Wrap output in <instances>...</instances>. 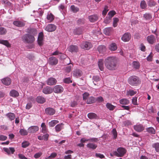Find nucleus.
Returning a JSON list of instances; mask_svg holds the SVG:
<instances>
[{
	"instance_id": "f257e3e1",
	"label": "nucleus",
	"mask_w": 159,
	"mask_h": 159,
	"mask_svg": "<svg viewBox=\"0 0 159 159\" xmlns=\"http://www.w3.org/2000/svg\"><path fill=\"white\" fill-rule=\"evenodd\" d=\"M104 63L106 67L110 70H115L117 68V60L115 57H107L105 59Z\"/></svg>"
},
{
	"instance_id": "f03ea898",
	"label": "nucleus",
	"mask_w": 159,
	"mask_h": 159,
	"mask_svg": "<svg viewBox=\"0 0 159 159\" xmlns=\"http://www.w3.org/2000/svg\"><path fill=\"white\" fill-rule=\"evenodd\" d=\"M28 34H24L22 37V41L25 43H32L35 40L34 36L37 34V31L34 29H31L28 32Z\"/></svg>"
},
{
	"instance_id": "7ed1b4c3",
	"label": "nucleus",
	"mask_w": 159,
	"mask_h": 159,
	"mask_svg": "<svg viewBox=\"0 0 159 159\" xmlns=\"http://www.w3.org/2000/svg\"><path fill=\"white\" fill-rule=\"evenodd\" d=\"M128 82L132 86H137L141 83L139 78L135 75L130 76L128 80Z\"/></svg>"
},
{
	"instance_id": "20e7f679",
	"label": "nucleus",
	"mask_w": 159,
	"mask_h": 159,
	"mask_svg": "<svg viewBox=\"0 0 159 159\" xmlns=\"http://www.w3.org/2000/svg\"><path fill=\"white\" fill-rule=\"evenodd\" d=\"M126 150L124 148L120 147L117 149V151L114 152L113 153L114 155L118 157H122L125 154Z\"/></svg>"
},
{
	"instance_id": "39448f33",
	"label": "nucleus",
	"mask_w": 159,
	"mask_h": 159,
	"mask_svg": "<svg viewBox=\"0 0 159 159\" xmlns=\"http://www.w3.org/2000/svg\"><path fill=\"white\" fill-rule=\"evenodd\" d=\"M81 48L84 49L89 50L92 48V44L90 42L87 41L82 42L80 44Z\"/></svg>"
},
{
	"instance_id": "423d86ee",
	"label": "nucleus",
	"mask_w": 159,
	"mask_h": 159,
	"mask_svg": "<svg viewBox=\"0 0 159 159\" xmlns=\"http://www.w3.org/2000/svg\"><path fill=\"white\" fill-rule=\"evenodd\" d=\"M57 28V26L54 24H49L45 27V30L49 32L54 31Z\"/></svg>"
},
{
	"instance_id": "0eeeda50",
	"label": "nucleus",
	"mask_w": 159,
	"mask_h": 159,
	"mask_svg": "<svg viewBox=\"0 0 159 159\" xmlns=\"http://www.w3.org/2000/svg\"><path fill=\"white\" fill-rule=\"evenodd\" d=\"M48 61L50 65L52 66H55L57 64L58 60L55 57H51L49 58Z\"/></svg>"
},
{
	"instance_id": "6e6552de",
	"label": "nucleus",
	"mask_w": 159,
	"mask_h": 159,
	"mask_svg": "<svg viewBox=\"0 0 159 159\" xmlns=\"http://www.w3.org/2000/svg\"><path fill=\"white\" fill-rule=\"evenodd\" d=\"M146 40L149 43L151 44L155 43L156 41V38L153 35L148 36L146 38Z\"/></svg>"
},
{
	"instance_id": "1a4fd4ad",
	"label": "nucleus",
	"mask_w": 159,
	"mask_h": 159,
	"mask_svg": "<svg viewBox=\"0 0 159 159\" xmlns=\"http://www.w3.org/2000/svg\"><path fill=\"white\" fill-rule=\"evenodd\" d=\"M131 35L129 33L124 34L121 38V40L125 42L129 41L131 39Z\"/></svg>"
},
{
	"instance_id": "9d476101",
	"label": "nucleus",
	"mask_w": 159,
	"mask_h": 159,
	"mask_svg": "<svg viewBox=\"0 0 159 159\" xmlns=\"http://www.w3.org/2000/svg\"><path fill=\"white\" fill-rule=\"evenodd\" d=\"M39 130V127L37 126H32L28 129V132L30 133H34Z\"/></svg>"
},
{
	"instance_id": "9b49d317",
	"label": "nucleus",
	"mask_w": 159,
	"mask_h": 159,
	"mask_svg": "<svg viewBox=\"0 0 159 159\" xmlns=\"http://www.w3.org/2000/svg\"><path fill=\"white\" fill-rule=\"evenodd\" d=\"M55 112V110L53 108L50 107L47 108L45 109L46 114L49 116L53 115Z\"/></svg>"
},
{
	"instance_id": "f8f14e48",
	"label": "nucleus",
	"mask_w": 159,
	"mask_h": 159,
	"mask_svg": "<svg viewBox=\"0 0 159 159\" xmlns=\"http://www.w3.org/2000/svg\"><path fill=\"white\" fill-rule=\"evenodd\" d=\"M53 90L55 93H60L63 91V88L61 85H57L54 87Z\"/></svg>"
},
{
	"instance_id": "ddd939ff",
	"label": "nucleus",
	"mask_w": 159,
	"mask_h": 159,
	"mask_svg": "<svg viewBox=\"0 0 159 159\" xmlns=\"http://www.w3.org/2000/svg\"><path fill=\"white\" fill-rule=\"evenodd\" d=\"M3 150L8 155H10L11 154H13L15 151L14 148L13 147H10L9 148H4Z\"/></svg>"
},
{
	"instance_id": "4468645a",
	"label": "nucleus",
	"mask_w": 159,
	"mask_h": 159,
	"mask_svg": "<svg viewBox=\"0 0 159 159\" xmlns=\"http://www.w3.org/2000/svg\"><path fill=\"white\" fill-rule=\"evenodd\" d=\"M57 82L56 80L54 78L50 77L47 81V84L49 85H53L55 84Z\"/></svg>"
},
{
	"instance_id": "2eb2a0df",
	"label": "nucleus",
	"mask_w": 159,
	"mask_h": 159,
	"mask_svg": "<svg viewBox=\"0 0 159 159\" xmlns=\"http://www.w3.org/2000/svg\"><path fill=\"white\" fill-rule=\"evenodd\" d=\"M53 89L48 86L44 88L43 90V93L45 94H50L53 92Z\"/></svg>"
},
{
	"instance_id": "dca6fc26",
	"label": "nucleus",
	"mask_w": 159,
	"mask_h": 159,
	"mask_svg": "<svg viewBox=\"0 0 159 159\" xmlns=\"http://www.w3.org/2000/svg\"><path fill=\"white\" fill-rule=\"evenodd\" d=\"M82 74V71L79 69H75L73 71V75L76 77L81 76Z\"/></svg>"
},
{
	"instance_id": "f3484780",
	"label": "nucleus",
	"mask_w": 159,
	"mask_h": 159,
	"mask_svg": "<svg viewBox=\"0 0 159 159\" xmlns=\"http://www.w3.org/2000/svg\"><path fill=\"white\" fill-rule=\"evenodd\" d=\"M68 50L71 52H77L78 51V48L76 45H71L69 47Z\"/></svg>"
},
{
	"instance_id": "a211bd4d",
	"label": "nucleus",
	"mask_w": 159,
	"mask_h": 159,
	"mask_svg": "<svg viewBox=\"0 0 159 159\" xmlns=\"http://www.w3.org/2000/svg\"><path fill=\"white\" fill-rule=\"evenodd\" d=\"M2 83L6 85H9L11 84V79L9 77H6L1 80Z\"/></svg>"
},
{
	"instance_id": "6ab92c4d",
	"label": "nucleus",
	"mask_w": 159,
	"mask_h": 159,
	"mask_svg": "<svg viewBox=\"0 0 159 159\" xmlns=\"http://www.w3.org/2000/svg\"><path fill=\"white\" fill-rule=\"evenodd\" d=\"M108 48L111 51H115L117 49V47L115 43H112L109 45Z\"/></svg>"
},
{
	"instance_id": "aec40b11",
	"label": "nucleus",
	"mask_w": 159,
	"mask_h": 159,
	"mask_svg": "<svg viewBox=\"0 0 159 159\" xmlns=\"http://www.w3.org/2000/svg\"><path fill=\"white\" fill-rule=\"evenodd\" d=\"M134 128L136 131L138 132H141L144 129V127L141 125H134Z\"/></svg>"
},
{
	"instance_id": "412c9836",
	"label": "nucleus",
	"mask_w": 159,
	"mask_h": 159,
	"mask_svg": "<svg viewBox=\"0 0 159 159\" xmlns=\"http://www.w3.org/2000/svg\"><path fill=\"white\" fill-rule=\"evenodd\" d=\"M89 19L90 22H94L98 20V17L97 15H94L89 16Z\"/></svg>"
},
{
	"instance_id": "4be33fe9",
	"label": "nucleus",
	"mask_w": 159,
	"mask_h": 159,
	"mask_svg": "<svg viewBox=\"0 0 159 159\" xmlns=\"http://www.w3.org/2000/svg\"><path fill=\"white\" fill-rule=\"evenodd\" d=\"M6 116L11 121L14 120L15 117V114L12 112H9L6 115Z\"/></svg>"
},
{
	"instance_id": "5701e85b",
	"label": "nucleus",
	"mask_w": 159,
	"mask_h": 159,
	"mask_svg": "<svg viewBox=\"0 0 159 159\" xmlns=\"http://www.w3.org/2000/svg\"><path fill=\"white\" fill-rule=\"evenodd\" d=\"M49 136V134H47L43 136H39L38 137V139L40 140H44L47 141L48 140Z\"/></svg>"
},
{
	"instance_id": "b1692460",
	"label": "nucleus",
	"mask_w": 159,
	"mask_h": 159,
	"mask_svg": "<svg viewBox=\"0 0 159 159\" xmlns=\"http://www.w3.org/2000/svg\"><path fill=\"white\" fill-rule=\"evenodd\" d=\"M87 116L90 119H96L98 117L96 114L93 112L88 113Z\"/></svg>"
},
{
	"instance_id": "393cba45",
	"label": "nucleus",
	"mask_w": 159,
	"mask_h": 159,
	"mask_svg": "<svg viewBox=\"0 0 159 159\" xmlns=\"http://www.w3.org/2000/svg\"><path fill=\"white\" fill-rule=\"evenodd\" d=\"M13 24L15 25L18 27H22L25 25V24L20 21H15L13 22Z\"/></svg>"
},
{
	"instance_id": "a878e982",
	"label": "nucleus",
	"mask_w": 159,
	"mask_h": 159,
	"mask_svg": "<svg viewBox=\"0 0 159 159\" xmlns=\"http://www.w3.org/2000/svg\"><path fill=\"white\" fill-rule=\"evenodd\" d=\"M103 60V59H100L98 60V66L99 68L101 71H102L104 69Z\"/></svg>"
},
{
	"instance_id": "bb28decb",
	"label": "nucleus",
	"mask_w": 159,
	"mask_h": 159,
	"mask_svg": "<svg viewBox=\"0 0 159 159\" xmlns=\"http://www.w3.org/2000/svg\"><path fill=\"white\" fill-rule=\"evenodd\" d=\"M98 50L100 53H103L106 51V47L104 45H101L99 46L98 48Z\"/></svg>"
},
{
	"instance_id": "cd10ccee",
	"label": "nucleus",
	"mask_w": 159,
	"mask_h": 159,
	"mask_svg": "<svg viewBox=\"0 0 159 159\" xmlns=\"http://www.w3.org/2000/svg\"><path fill=\"white\" fill-rule=\"evenodd\" d=\"M96 99L95 98L93 97H90L87 99L86 103L88 104H91L95 102Z\"/></svg>"
},
{
	"instance_id": "c85d7f7f",
	"label": "nucleus",
	"mask_w": 159,
	"mask_h": 159,
	"mask_svg": "<svg viewBox=\"0 0 159 159\" xmlns=\"http://www.w3.org/2000/svg\"><path fill=\"white\" fill-rule=\"evenodd\" d=\"M0 43L3 44L7 47H11V44L7 40H3L0 39Z\"/></svg>"
},
{
	"instance_id": "c756f323",
	"label": "nucleus",
	"mask_w": 159,
	"mask_h": 159,
	"mask_svg": "<svg viewBox=\"0 0 159 159\" xmlns=\"http://www.w3.org/2000/svg\"><path fill=\"white\" fill-rule=\"evenodd\" d=\"M73 33L75 35H79L82 33V30L80 28H76L74 29Z\"/></svg>"
},
{
	"instance_id": "7c9ffc66",
	"label": "nucleus",
	"mask_w": 159,
	"mask_h": 159,
	"mask_svg": "<svg viewBox=\"0 0 159 159\" xmlns=\"http://www.w3.org/2000/svg\"><path fill=\"white\" fill-rule=\"evenodd\" d=\"M106 107L110 111H113L116 107L115 106L110 103H107L106 104Z\"/></svg>"
},
{
	"instance_id": "2f4dec72",
	"label": "nucleus",
	"mask_w": 159,
	"mask_h": 159,
	"mask_svg": "<svg viewBox=\"0 0 159 159\" xmlns=\"http://www.w3.org/2000/svg\"><path fill=\"white\" fill-rule=\"evenodd\" d=\"M54 16L52 14H48L47 16V19L48 22H52L54 19Z\"/></svg>"
},
{
	"instance_id": "473e14b6",
	"label": "nucleus",
	"mask_w": 159,
	"mask_h": 159,
	"mask_svg": "<svg viewBox=\"0 0 159 159\" xmlns=\"http://www.w3.org/2000/svg\"><path fill=\"white\" fill-rule=\"evenodd\" d=\"M37 102L39 103H43L45 102V99L43 97L38 96L37 97Z\"/></svg>"
},
{
	"instance_id": "72a5a7b5",
	"label": "nucleus",
	"mask_w": 159,
	"mask_h": 159,
	"mask_svg": "<svg viewBox=\"0 0 159 159\" xmlns=\"http://www.w3.org/2000/svg\"><path fill=\"white\" fill-rule=\"evenodd\" d=\"M10 95L13 97H18L19 95V93L17 91L15 90H12L11 91Z\"/></svg>"
},
{
	"instance_id": "f704fd0d",
	"label": "nucleus",
	"mask_w": 159,
	"mask_h": 159,
	"mask_svg": "<svg viewBox=\"0 0 159 159\" xmlns=\"http://www.w3.org/2000/svg\"><path fill=\"white\" fill-rule=\"evenodd\" d=\"M93 82L95 85H98V83H97V84H96L95 83V82H97L100 81V78L99 76H94L93 77Z\"/></svg>"
},
{
	"instance_id": "c9c22d12",
	"label": "nucleus",
	"mask_w": 159,
	"mask_h": 159,
	"mask_svg": "<svg viewBox=\"0 0 159 159\" xmlns=\"http://www.w3.org/2000/svg\"><path fill=\"white\" fill-rule=\"evenodd\" d=\"M41 127L42 128V132L44 134L46 133L47 132L48 130L45 123H42Z\"/></svg>"
},
{
	"instance_id": "e433bc0d",
	"label": "nucleus",
	"mask_w": 159,
	"mask_h": 159,
	"mask_svg": "<svg viewBox=\"0 0 159 159\" xmlns=\"http://www.w3.org/2000/svg\"><path fill=\"white\" fill-rule=\"evenodd\" d=\"M152 146L154 148L157 152L159 153V143H153Z\"/></svg>"
},
{
	"instance_id": "4c0bfd02",
	"label": "nucleus",
	"mask_w": 159,
	"mask_h": 159,
	"mask_svg": "<svg viewBox=\"0 0 159 159\" xmlns=\"http://www.w3.org/2000/svg\"><path fill=\"white\" fill-rule=\"evenodd\" d=\"M28 133V131L24 129H21L19 131V133L21 135H26Z\"/></svg>"
},
{
	"instance_id": "58836bf2",
	"label": "nucleus",
	"mask_w": 159,
	"mask_h": 159,
	"mask_svg": "<svg viewBox=\"0 0 159 159\" xmlns=\"http://www.w3.org/2000/svg\"><path fill=\"white\" fill-rule=\"evenodd\" d=\"M87 147L90 148L95 149L97 148V145L95 144L89 143L87 144Z\"/></svg>"
},
{
	"instance_id": "ea45409f",
	"label": "nucleus",
	"mask_w": 159,
	"mask_h": 159,
	"mask_svg": "<svg viewBox=\"0 0 159 159\" xmlns=\"http://www.w3.org/2000/svg\"><path fill=\"white\" fill-rule=\"evenodd\" d=\"M133 67L136 69H138L140 67V63L138 61H134L133 62Z\"/></svg>"
},
{
	"instance_id": "a19ab883",
	"label": "nucleus",
	"mask_w": 159,
	"mask_h": 159,
	"mask_svg": "<svg viewBox=\"0 0 159 159\" xmlns=\"http://www.w3.org/2000/svg\"><path fill=\"white\" fill-rule=\"evenodd\" d=\"M59 121L57 120H52L51 122L48 123V125L49 126L51 127H53L55 125L58 123Z\"/></svg>"
},
{
	"instance_id": "79ce46f5",
	"label": "nucleus",
	"mask_w": 159,
	"mask_h": 159,
	"mask_svg": "<svg viewBox=\"0 0 159 159\" xmlns=\"http://www.w3.org/2000/svg\"><path fill=\"white\" fill-rule=\"evenodd\" d=\"M120 103L123 105H127L129 103V101L126 99H122L120 100Z\"/></svg>"
},
{
	"instance_id": "37998d69",
	"label": "nucleus",
	"mask_w": 159,
	"mask_h": 159,
	"mask_svg": "<svg viewBox=\"0 0 159 159\" xmlns=\"http://www.w3.org/2000/svg\"><path fill=\"white\" fill-rule=\"evenodd\" d=\"M30 143L28 141H25L21 143V146L24 148H25L29 146Z\"/></svg>"
},
{
	"instance_id": "c03bdc74",
	"label": "nucleus",
	"mask_w": 159,
	"mask_h": 159,
	"mask_svg": "<svg viewBox=\"0 0 159 159\" xmlns=\"http://www.w3.org/2000/svg\"><path fill=\"white\" fill-rule=\"evenodd\" d=\"M112 30V28H107L104 30V33L107 35H109Z\"/></svg>"
},
{
	"instance_id": "a18cd8bd",
	"label": "nucleus",
	"mask_w": 159,
	"mask_h": 159,
	"mask_svg": "<svg viewBox=\"0 0 159 159\" xmlns=\"http://www.w3.org/2000/svg\"><path fill=\"white\" fill-rule=\"evenodd\" d=\"M70 8L71 10L74 13H76L79 10V8L78 7H75L74 5L71 6Z\"/></svg>"
},
{
	"instance_id": "49530a36",
	"label": "nucleus",
	"mask_w": 159,
	"mask_h": 159,
	"mask_svg": "<svg viewBox=\"0 0 159 159\" xmlns=\"http://www.w3.org/2000/svg\"><path fill=\"white\" fill-rule=\"evenodd\" d=\"M116 14V12L114 11H109L108 14V15L109 16V20H110Z\"/></svg>"
},
{
	"instance_id": "de8ad7c7",
	"label": "nucleus",
	"mask_w": 159,
	"mask_h": 159,
	"mask_svg": "<svg viewBox=\"0 0 159 159\" xmlns=\"http://www.w3.org/2000/svg\"><path fill=\"white\" fill-rule=\"evenodd\" d=\"M148 5L150 7H152L155 6L156 3L154 1L152 0H149L148 2Z\"/></svg>"
},
{
	"instance_id": "09e8293b",
	"label": "nucleus",
	"mask_w": 159,
	"mask_h": 159,
	"mask_svg": "<svg viewBox=\"0 0 159 159\" xmlns=\"http://www.w3.org/2000/svg\"><path fill=\"white\" fill-rule=\"evenodd\" d=\"M140 6L142 9H144L147 7V5L144 0H142L141 2Z\"/></svg>"
},
{
	"instance_id": "8fccbe9b",
	"label": "nucleus",
	"mask_w": 159,
	"mask_h": 159,
	"mask_svg": "<svg viewBox=\"0 0 159 159\" xmlns=\"http://www.w3.org/2000/svg\"><path fill=\"white\" fill-rule=\"evenodd\" d=\"M62 124H58L55 127L56 131L57 132L60 131L62 129Z\"/></svg>"
},
{
	"instance_id": "3c124183",
	"label": "nucleus",
	"mask_w": 159,
	"mask_h": 159,
	"mask_svg": "<svg viewBox=\"0 0 159 159\" xmlns=\"http://www.w3.org/2000/svg\"><path fill=\"white\" fill-rule=\"evenodd\" d=\"M143 17L146 20H150L152 18V16L149 13H146L144 15Z\"/></svg>"
},
{
	"instance_id": "603ef678",
	"label": "nucleus",
	"mask_w": 159,
	"mask_h": 159,
	"mask_svg": "<svg viewBox=\"0 0 159 159\" xmlns=\"http://www.w3.org/2000/svg\"><path fill=\"white\" fill-rule=\"evenodd\" d=\"M7 32V30L6 29L2 27H0V34L4 35Z\"/></svg>"
},
{
	"instance_id": "864d4df0",
	"label": "nucleus",
	"mask_w": 159,
	"mask_h": 159,
	"mask_svg": "<svg viewBox=\"0 0 159 159\" xmlns=\"http://www.w3.org/2000/svg\"><path fill=\"white\" fill-rule=\"evenodd\" d=\"M119 20L117 18H113V25L114 27H115L117 26V23L119 21Z\"/></svg>"
},
{
	"instance_id": "5fc2aeb1",
	"label": "nucleus",
	"mask_w": 159,
	"mask_h": 159,
	"mask_svg": "<svg viewBox=\"0 0 159 159\" xmlns=\"http://www.w3.org/2000/svg\"><path fill=\"white\" fill-rule=\"evenodd\" d=\"M147 131L150 133L154 134L155 131L154 129L152 127H149L147 129Z\"/></svg>"
},
{
	"instance_id": "6e6d98bb",
	"label": "nucleus",
	"mask_w": 159,
	"mask_h": 159,
	"mask_svg": "<svg viewBox=\"0 0 159 159\" xmlns=\"http://www.w3.org/2000/svg\"><path fill=\"white\" fill-rule=\"evenodd\" d=\"M72 67L73 65L68 66L65 68L64 70L67 73H69L71 71Z\"/></svg>"
},
{
	"instance_id": "4d7b16f0",
	"label": "nucleus",
	"mask_w": 159,
	"mask_h": 159,
	"mask_svg": "<svg viewBox=\"0 0 159 159\" xmlns=\"http://www.w3.org/2000/svg\"><path fill=\"white\" fill-rule=\"evenodd\" d=\"M57 156V153L55 152H53L47 158V159H51L55 158Z\"/></svg>"
},
{
	"instance_id": "13d9d810",
	"label": "nucleus",
	"mask_w": 159,
	"mask_h": 159,
	"mask_svg": "<svg viewBox=\"0 0 159 159\" xmlns=\"http://www.w3.org/2000/svg\"><path fill=\"white\" fill-rule=\"evenodd\" d=\"M64 82L65 83L69 84L72 82V81L71 80L70 78V77L66 78L64 79Z\"/></svg>"
},
{
	"instance_id": "bf43d9fd",
	"label": "nucleus",
	"mask_w": 159,
	"mask_h": 159,
	"mask_svg": "<svg viewBox=\"0 0 159 159\" xmlns=\"http://www.w3.org/2000/svg\"><path fill=\"white\" fill-rule=\"evenodd\" d=\"M112 134L113 135L114 138L116 139L117 137V134L116 130L115 129H113L112 130Z\"/></svg>"
},
{
	"instance_id": "052dcab7",
	"label": "nucleus",
	"mask_w": 159,
	"mask_h": 159,
	"mask_svg": "<svg viewBox=\"0 0 159 159\" xmlns=\"http://www.w3.org/2000/svg\"><path fill=\"white\" fill-rule=\"evenodd\" d=\"M136 93L137 92L134 91L133 90H130L128 92V94L131 96L134 95V94H136Z\"/></svg>"
},
{
	"instance_id": "680f3d73",
	"label": "nucleus",
	"mask_w": 159,
	"mask_h": 159,
	"mask_svg": "<svg viewBox=\"0 0 159 159\" xmlns=\"http://www.w3.org/2000/svg\"><path fill=\"white\" fill-rule=\"evenodd\" d=\"M95 156L101 159L104 158L105 157V156L103 155L100 153H96Z\"/></svg>"
},
{
	"instance_id": "e2e57ef3",
	"label": "nucleus",
	"mask_w": 159,
	"mask_h": 159,
	"mask_svg": "<svg viewBox=\"0 0 159 159\" xmlns=\"http://www.w3.org/2000/svg\"><path fill=\"white\" fill-rule=\"evenodd\" d=\"M89 96V94L87 92L84 93L83 94V99L84 100H86L88 97Z\"/></svg>"
},
{
	"instance_id": "0e129e2a",
	"label": "nucleus",
	"mask_w": 159,
	"mask_h": 159,
	"mask_svg": "<svg viewBox=\"0 0 159 159\" xmlns=\"http://www.w3.org/2000/svg\"><path fill=\"white\" fill-rule=\"evenodd\" d=\"M87 141L92 142H97L98 141V138H95L89 139H87Z\"/></svg>"
},
{
	"instance_id": "69168bd1",
	"label": "nucleus",
	"mask_w": 159,
	"mask_h": 159,
	"mask_svg": "<svg viewBox=\"0 0 159 159\" xmlns=\"http://www.w3.org/2000/svg\"><path fill=\"white\" fill-rule=\"evenodd\" d=\"M140 48V49L141 51L143 52L145 51L146 47L143 43L141 44Z\"/></svg>"
},
{
	"instance_id": "338daca9",
	"label": "nucleus",
	"mask_w": 159,
	"mask_h": 159,
	"mask_svg": "<svg viewBox=\"0 0 159 159\" xmlns=\"http://www.w3.org/2000/svg\"><path fill=\"white\" fill-rule=\"evenodd\" d=\"M132 103L135 105H138L137 102V98L134 97L133 98L132 100Z\"/></svg>"
},
{
	"instance_id": "774afa93",
	"label": "nucleus",
	"mask_w": 159,
	"mask_h": 159,
	"mask_svg": "<svg viewBox=\"0 0 159 159\" xmlns=\"http://www.w3.org/2000/svg\"><path fill=\"white\" fill-rule=\"evenodd\" d=\"M147 60L148 61H151L152 59V53L150 54L147 58Z\"/></svg>"
}]
</instances>
